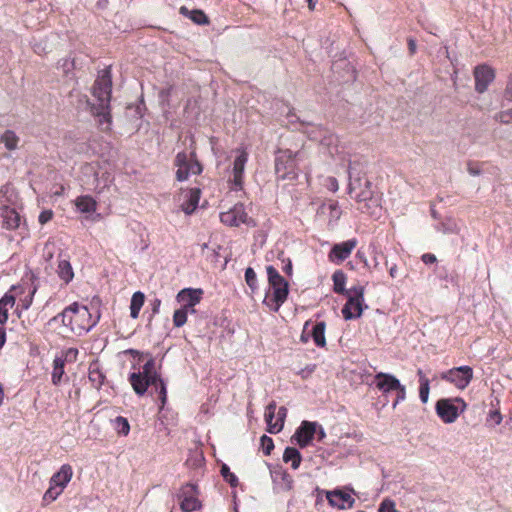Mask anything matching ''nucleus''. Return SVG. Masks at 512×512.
<instances>
[{
  "instance_id": "obj_15",
  "label": "nucleus",
  "mask_w": 512,
  "mask_h": 512,
  "mask_svg": "<svg viewBox=\"0 0 512 512\" xmlns=\"http://www.w3.org/2000/svg\"><path fill=\"white\" fill-rule=\"evenodd\" d=\"M318 423L311 421H302L300 426L296 429L294 435L292 436V440L296 441V443L301 447H307L311 441L314 439L315 434L317 432Z\"/></svg>"
},
{
  "instance_id": "obj_28",
  "label": "nucleus",
  "mask_w": 512,
  "mask_h": 512,
  "mask_svg": "<svg viewBox=\"0 0 512 512\" xmlns=\"http://www.w3.org/2000/svg\"><path fill=\"white\" fill-rule=\"evenodd\" d=\"M325 329L326 323L324 321H320L316 322L310 331L315 345L321 348L326 346Z\"/></svg>"
},
{
  "instance_id": "obj_32",
  "label": "nucleus",
  "mask_w": 512,
  "mask_h": 512,
  "mask_svg": "<svg viewBox=\"0 0 512 512\" xmlns=\"http://www.w3.org/2000/svg\"><path fill=\"white\" fill-rule=\"evenodd\" d=\"M65 363L62 358L55 357L53 360V370L51 374V381L54 385H59L65 374Z\"/></svg>"
},
{
  "instance_id": "obj_45",
  "label": "nucleus",
  "mask_w": 512,
  "mask_h": 512,
  "mask_svg": "<svg viewBox=\"0 0 512 512\" xmlns=\"http://www.w3.org/2000/svg\"><path fill=\"white\" fill-rule=\"evenodd\" d=\"M494 119L502 124H508L510 121H512V108L500 111L494 116Z\"/></svg>"
},
{
  "instance_id": "obj_24",
  "label": "nucleus",
  "mask_w": 512,
  "mask_h": 512,
  "mask_svg": "<svg viewBox=\"0 0 512 512\" xmlns=\"http://www.w3.org/2000/svg\"><path fill=\"white\" fill-rule=\"evenodd\" d=\"M275 411H276V403L272 401L269 403L265 410V421L267 424V431L271 434H276L280 432L283 428V423H277L276 421L273 422V419L275 417Z\"/></svg>"
},
{
  "instance_id": "obj_31",
  "label": "nucleus",
  "mask_w": 512,
  "mask_h": 512,
  "mask_svg": "<svg viewBox=\"0 0 512 512\" xmlns=\"http://www.w3.org/2000/svg\"><path fill=\"white\" fill-rule=\"evenodd\" d=\"M199 199H200V190L197 188L191 189L189 191L188 199L182 204V210L187 215L192 214L198 205Z\"/></svg>"
},
{
  "instance_id": "obj_48",
  "label": "nucleus",
  "mask_w": 512,
  "mask_h": 512,
  "mask_svg": "<svg viewBox=\"0 0 512 512\" xmlns=\"http://www.w3.org/2000/svg\"><path fill=\"white\" fill-rule=\"evenodd\" d=\"M397 395L396 399L393 402V407L395 408L400 402L404 401L406 398V388L404 385L400 384V387L395 389Z\"/></svg>"
},
{
  "instance_id": "obj_54",
  "label": "nucleus",
  "mask_w": 512,
  "mask_h": 512,
  "mask_svg": "<svg viewBox=\"0 0 512 512\" xmlns=\"http://www.w3.org/2000/svg\"><path fill=\"white\" fill-rule=\"evenodd\" d=\"M329 209H330L331 217L339 218L340 210H339L338 203L336 201H333L329 204Z\"/></svg>"
},
{
  "instance_id": "obj_30",
  "label": "nucleus",
  "mask_w": 512,
  "mask_h": 512,
  "mask_svg": "<svg viewBox=\"0 0 512 512\" xmlns=\"http://www.w3.org/2000/svg\"><path fill=\"white\" fill-rule=\"evenodd\" d=\"M283 461L290 463L291 468L296 470L300 467L302 461L301 453L294 447H286L283 453Z\"/></svg>"
},
{
  "instance_id": "obj_57",
  "label": "nucleus",
  "mask_w": 512,
  "mask_h": 512,
  "mask_svg": "<svg viewBox=\"0 0 512 512\" xmlns=\"http://www.w3.org/2000/svg\"><path fill=\"white\" fill-rule=\"evenodd\" d=\"M422 261L425 263V264H433L434 262H436V256L432 253H425L422 255L421 257Z\"/></svg>"
},
{
  "instance_id": "obj_23",
  "label": "nucleus",
  "mask_w": 512,
  "mask_h": 512,
  "mask_svg": "<svg viewBox=\"0 0 512 512\" xmlns=\"http://www.w3.org/2000/svg\"><path fill=\"white\" fill-rule=\"evenodd\" d=\"M305 133H307L308 137L314 141H319L321 144L326 146H331L335 141H337V138L329 134L327 130L323 129L322 127H315L312 131L305 130Z\"/></svg>"
},
{
  "instance_id": "obj_4",
  "label": "nucleus",
  "mask_w": 512,
  "mask_h": 512,
  "mask_svg": "<svg viewBox=\"0 0 512 512\" xmlns=\"http://www.w3.org/2000/svg\"><path fill=\"white\" fill-rule=\"evenodd\" d=\"M112 92V80L109 68L102 70L93 85V96L97 99V105L92 107V112L99 117L109 119L110 101Z\"/></svg>"
},
{
  "instance_id": "obj_49",
  "label": "nucleus",
  "mask_w": 512,
  "mask_h": 512,
  "mask_svg": "<svg viewBox=\"0 0 512 512\" xmlns=\"http://www.w3.org/2000/svg\"><path fill=\"white\" fill-rule=\"evenodd\" d=\"M53 217L51 210H44L39 214L38 221L41 225L48 223Z\"/></svg>"
},
{
  "instance_id": "obj_8",
  "label": "nucleus",
  "mask_w": 512,
  "mask_h": 512,
  "mask_svg": "<svg viewBox=\"0 0 512 512\" xmlns=\"http://www.w3.org/2000/svg\"><path fill=\"white\" fill-rule=\"evenodd\" d=\"M363 286L358 285L349 289L347 292V302L342 308V314L345 320H353L361 317L364 305Z\"/></svg>"
},
{
  "instance_id": "obj_2",
  "label": "nucleus",
  "mask_w": 512,
  "mask_h": 512,
  "mask_svg": "<svg viewBox=\"0 0 512 512\" xmlns=\"http://www.w3.org/2000/svg\"><path fill=\"white\" fill-rule=\"evenodd\" d=\"M130 383L138 395H144L149 386H154L159 394L162 407L165 405L167 400L166 384L156 371L154 358L150 357L143 365L142 371L130 375Z\"/></svg>"
},
{
  "instance_id": "obj_42",
  "label": "nucleus",
  "mask_w": 512,
  "mask_h": 512,
  "mask_svg": "<svg viewBox=\"0 0 512 512\" xmlns=\"http://www.w3.org/2000/svg\"><path fill=\"white\" fill-rule=\"evenodd\" d=\"M260 444L262 451L265 455H270L272 450L274 449V442L271 437L267 435H263L260 438Z\"/></svg>"
},
{
  "instance_id": "obj_63",
  "label": "nucleus",
  "mask_w": 512,
  "mask_h": 512,
  "mask_svg": "<svg viewBox=\"0 0 512 512\" xmlns=\"http://www.w3.org/2000/svg\"><path fill=\"white\" fill-rule=\"evenodd\" d=\"M356 256L361 259V261H363V263L365 264V266L368 268V269H371V265L369 264L368 260L365 258L364 254L360 251L357 252Z\"/></svg>"
},
{
  "instance_id": "obj_26",
  "label": "nucleus",
  "mask_w": 512,
  "mask_h": 512,
  "mask_svg": "<svg viewBox=\"0 0 512 512\" xmlns=\"http://www.w3.org/2000/svg\"><path fill=\"white\" fill-rule=\"evenodd\" d=\"M15 296L11 291L4 294L0 299V324L3 325L8 320V311L15 305Z\"/></svg>"
},
{
  "instance_id": "obj_9",
  "label": "nucleus",
  "mask_w": 512,
  "mask_h": 512,
  "mask_svg": "<svg viewBox=\"0 0 512 512\" xmlns=\"http://www.w3.org/2000/svg\"><path fill=\"white\" fill-rule=\"evenodd\" d=\"M436 413L444 423H453L464 412L466 403L461 398L440 399L436 403Z\"/></svg>"
},
{
  "instance_id": "obj_11",
  "label": "nucleus",
  "mask_w": 512,
  "mask_h": 512,
  "mask_svg": "<svg viewBox=\"0 0 512 512\" xmlns=\"http://www.w3.org/2000/svg\"><path fill=\"white\" fill-rule=\"evenodd\" d=\"M473 378V369L470 366L464 365L454 367L441 374V379L450 382L458 389H465Z\"/></svg>"
},
{
  "instance_id": "obj_10",
  "label": "nucleus",
  "mask_w": 512,
  "mask_h": 512,
  "mask_svg": "<svg viewBox=\"0 0 512 512\" xmlns=\"http://www.w3.org/2000/svg\"><path fill=\"white\" fill-rule=\"evenodd\" d=\"M220 221L227 226L238 227L241 224L255 226V221L248 216L242 203L235 204L231 209L220 214Z\"/></svg>"
},
{
  "instance_id": "obj_55",
  "label": "nucleus",
  "mask_w": 512,
  "mask_h": 512,
  "mask_svg": "<svg viewBox=\"0 0 512 512\" xmlns=\"http://www.w3.org/2000/svg\"><path fill=\"white\" fill-rule=\"evenodd\" d=\"M311 324V321H306L304 324L303 332L301 335V341L306 343L309 340V337H311V333L308 332V327Z\"/></svg>"
},
{
  "instance_id": "obj_18",
  "label": "nucleus",
  "mask_w": 512,
  "mask_h": 512,
  "mask_svg": "<svg viewBox=\"0 0 512 512\" xmlns=\"http://www.w3.org/2000/svg\"><path fill=\"white\" fill-rule=\"evenodd\" d=\"M357 243H358L357 240L355 238H353V239H349L347 241L335 244L332 247L331 252L329 254L330 259L332 261L337 260V262L344 261L345 259H347L350 256L351 252L356 247Z\"/></svg>"
},
{
  "instance_id": "obj_27",
  "label": "nucleus",
  "mask_w": 512,
  "mask_h": 512,
  "mask_svg": "<svg viewBox=\"0 0 512 512\" xmlns=\"http://www.w3.org/2000/svg\"><path fill=\"white\" fill-rule=\"evenodd\" d=\"M57 275L65 284L73 280L74 272L68 259L64 258L58 261Z\"/></svg>"
},
{
  "instance_id": "obj_39",
  "label": "nucleus",
  "mask_w": 512,
  "mask_h": 512,
  "mask_svg": "<svg viewBox=\"0 0 512 512\" xmlns=\"http://www.w3.org/2000/svg\"><path fill=\"white\" fill-rule=\"evenodd\" d=\"M62 492L63 491L60 488H57V487L49 484V488L43 496V502L46 504H49V503L55 501Z\"/></svg>"
},
{
  "instance_id": "obj_43",
  "label": "nucleus",
  "mask_w": 512,
  "mask_h": 512,
  "mask_svg": "<svg viewBox=\"0 0 512 512\" xmlns=\"http://www.w3.org/2000/svg\"><path fill=\"white\" fill-rule=\"evenodd\" d=\"M430 392V380H423L419 386V398L423 404L427 403Z\"/></svg>"
},
{
  "instance_id": "obj_59",
  "label": "nucleus",
  "mask_w": 512,
  "mask_h": 512,
  "mask_svg": "<svg viewBox=\"0 0 512 512\" xmlns=\"http://www.w3.org/2000/svg\"><path fill=\"white\" fill-rule=\"evenodd\" d=\"M36 291V288L33 289V291L24 298V300H22V307L23 309H28L31 304H32V297H33V294L35 293Z\"/></svg>"
},
{
  "instance_id": "obj_22",
  "label": "nucleus",
  "mask_w": 512,
  "mask_h": 512,
  "mask_svg": "<svg viewBox=\"0 0 512 512\" xmlns=\"http://www.w3.org/2000/svg\"><path fill=\"white\" fill-rule=\"evenodd\" d=\"M73 476L72 467L69 464H64L60 467L59 471L56 472L50 479L49 484L60 488L62 491L65 489L67 484L71 481Z\"/></svg>"
},
{
  "instance_id": "obj_17",
  "label": "nucleus",
  "mask_w": 512,
  "mask_h": 512,
  "mask_svg": "<svg viewBox=\"0 0 512 512\" xmlns=\"http://www.w3.org/2000/svg\"><path fill=\"white\" fill-rule=\"evenodd\" d=\"M270 475L277 491H289L293 487V478L282 466H269Z\"/></svg>"
},
{
  "instance_id": "obj_52",
  "label": "nucleus",
  "mask_w": 512,
  "mask_h": 512,
  "mask_svg": "<svg viewBox=\"0 0 512 512\" xmlns=\"http://www.w3.org/2000/svg\"><path fill=\"white\" fill-rule=\"evenodd\" d=\"M504 98L512 102V78H510L506 84L505 90H504Z\"/></svg>"
},
{
  "instance_id": "obj_5",
  "label": "nucleus",
  "mask_w": 512,
  "mask_h": 512,
  "mask_svg": "<svg viewBox=\"0 0 512 512\" xmlns=\"http://www.w3.org/2000/svg\"><path fill=\"white\" fill-rule=\"evenodd\" d=\"M266 272L272 296L266 295L264 303L269 306L272 311L277 312L287 299L289 293L288 282L272 265L266 267Z\"/></svg>"
},
{
  "instance_id": "obj_58",
  "label": "nucleus",
  "mask_w": 512,
  "mask_h": 512,
  "mask_svg": "<svg viewBox=\"0 0 512 512\" xmlns=\"http://www.w3.org/2000/svg\"><path fill=\"white\" fill-rule=\"evenodd\" d=\"M286 415H287V409L285 407H283V406L280 407L278 409V412H277V420H276V422L284 424V419H285Z\"/></svg>"
},
{
  "instance_id": "obj_7",
  "label": "nucleus",
  "mask_w": 512,
  "mask_h": 512,
  "mask_svg": "<svg viewBox=\"0 0 512 512\" xmlns=\"http://www.w3.org/2000/svg\"><path fill=\"white\" fill-rule=\"evenodd\" d=\"M175 166L177 167L176 178L180 182L187 180L190 175H198L202 172V166L194 151L190 154L179 152L175 157Z\"/></svg>"
},
{
  "instance_id": "obj_37",
  "label": "nucleus",
  "mask_w": 512,
  "mask_h": 512,
  "mask_svg": "<svg viewBox=\"0 0 512 512\" xmlns=\"http://www.w3.org/2000/svg\"><path fill=\"white\" fill-rule=\"evenodd\" d=\"M114 429L119 435L127 436L130 431V425L126 418L118 416L113 421Z\"/></svg>"
},
{
  "instance_id": "obj_64",
  "label": "nucleus",
  "mask_w": 512,
  "mask_h": 512,
  "mask_svg": "<svg viewBox=\"0 0 512 512\" xmlns=\"http://www.w3.org/2000/svg\"><path fill=\"white\" fill-rule=\"evenodd\" d=\"M283 270L288 275L292 274V263L289 259H288L287 263L285 264V266L283 267Z\"/></svg>"
},
{
  "instance_id": "obj_12",
  "label": "nucleus",
  "mask_w": 512,
  "mask_h": 512,
  "mask_svg": "<svg viewBox=\"0 0 512 512\" xmlns=\"http://www.w3.org/2000/svg\"><path fill=\"white\" fill-rule=\"evenodd\" d=\"M198 493V488L195 484L186 483L181 487L177 497L180 501L182 511L192 512L201 507V503L197 497Z\"/></svg>"
},
{
  "instance_id": "obj_36",
  "label": "nucleus",
  "mask_w": 512,
  "mask_h": 512,
  "mask_svg": "<svg viewBox=\"0 0 512 512\" xmlns=\"http://www.w3.org/2000/svg\"><path fill=\"white\" fill-rule=\"evenodd\" d=\"M0 142L4 144L7 150H15L18 147L19 137L12 130H6L0 136Z\"/></svg>"
},
{
  "instance_id": "obj_6",
  "label": "nucleus",
  "mask_w": 512,
  "mask_h": 512,
  "mask_svg": "<svg viewBox=\"0 0 512 512\" xmlns=\"http://www.w3.org/2000/svg\"><path fill=\"white\" fill-rule=\"evenodd\" d=\"M300 152L291 150H279L275 158V173L278 179L295 180L298 176L297 159Z\"/></svg>"
},
{
  "instance_id": "obj_62",
  "label": "nucleus",
  "mask_w": 512,
  "mask_h": 512,
  "mask_svg": "<svg viewBox=\"0 0 512 512\" xmlns=\"http://www.w3.org/2000/svg\"><path fill=\"white\" fill-rule=\"evenodd\" d=\"M6 341V332L3 327H0V349L3 347Z\"/></svg>"
},
{
  "instance_id": "obj_3",
  "label": "nucleus",
  "mask_w": 512,
  "mask_h": 512,
  "mask_svg": "<svg viewBox=\"0 0 512 512\" xmlns=\"http://www.w3.org/2000/svg\"><path fill=\"white\" fill-rule=\"evenodd\" d=\"M98 319L99 316L92 320L88 308L74 302L64 308L61 313L51 318L49 324L61 322L70 332L89 331L96 325Z\"/></svg>"
},
{
  "instance_id": "obj_51",
  "label": "nucleus",
  "mask_w": 512,
  "mask_h": 512,
  "mask_svg": "<svg viewBox=\"0 0 512 512\" xmlns=\"http://www.w3.org/2000/svg\"><path fill=\"white\" fill-rule=\"evenodd\" d=\"M326 187L332 192L338 191L339 184L337 179L335 177H328L326 179Z\"/></svg>"
},
{
  "instance_id": "obj_13",
  "label": "nucleus",
  "mask_w": 512,
  "mask_h": 512,
  "mask_svg": "<svg viewBox=\"0 0 512 512\" xmlns=\"http://www.w3.org/2000/svg\"><path fill=\"white\" fill-rule=\"evenodd\" d=\"M236 156L233 161L232 174L233 177L230 180L235 191H239L243 188L244 183V171L248 161V153L244 149H236Z\"/></svg>"
},
{
  "instance_id": "obj_41",
  "label": "nucleus",
  "mask_w": 512,
  "mask_h": 512,
  "mask_svg": "<svg viewBox=\"0 0 512 512\" xmlns=\"http://www.w3.org/2000/svg\"><path fill=\"white\" fill-rule=\"evenodd\" d=\"M78 356V349L77 348H68L65 351H62L60 355H57L56 357L62 358L63 362H74L77 360Z\"/></svg>"
},
{
  "instance_id": "obj_14",
  "label": "nucleus",
  "mask_w": 512,
  "mask_h": 512,
  "mask_svg": "<svg viewBox=\"0 0 512 512\" xmlns=\"http://www.w3.org/2000/svg\"><path fill=\"white\" fill-rule=\"evenodd\" d=\"M203 290L198 288H184L177 294V301L181 304V308L190 314L196 312L195 306L201 301Z\"/></svg>"
},
{
  "instance_id": "obj_29",
  "label": "nucleus",
  "mask_w": 512,
  "mask_h": 512,
  "mask_svg": "<svg viewBox=\"0 0 512 512\" xmlns=\"http://www.w3.org/2000/svg\"><path fill=\"white\" fill-rule=\"evenodd\" d=\"M180 14H182L184 17L189 18L192 20L195 24L203 25L208 23V17L202 10L198 9H188L186 6L180 7Z\"/></svg>"
},
{
  "instance_id": "obj_19",
  "label": "nucleus",
  "mask_w": 512,
  "mask_h": 512,
  "mask_svg": "<svg viewBox=\"0 0 512 512\" xmlns=\"http://www.w3.org/2000/svg\"><path fill=\"white\" fill-rule=\"evenodd\" d=\"M400 384V381L392 374L379 372L375 375V385L383 394L395 391Z\"/></svg>"
},
{
  "instance_id": "obj_20",
  "label": "nucleus",
  "mask_w": 512,
  "mask_h": 512,
  "mask_svg": "<svg viewBox=\"0 0 512 512\" xmlns=\"http://www.w3.org/2000/svg\"><path fill=\"white\" fill-rule=\"evenodd\" d=\"M327 500L332 507H336L339 509L351 508L355 502L351 494L340 490L328 492Z\"/></svg>"
},
{
  "instance_id": "obj_61",
  "label": "nucleus",
  "mask_w": 512,
  "mask_h": 512,
  "mask_svg": "<svg viewBox=\"0 0 512 512\" xmlns=\"http://www.w3.org/2000/svg\"><path fill=\"white\" fill-rule=\"evenodd\" d=\"M416 41L412 38L408 39V48L411 54H414L416 52Z\"/></svg>"
},
{
  "instance_id": "obj_21",
  "label": "nucleus",
  "mask_w": 512,
  "mask_h": 512,
  "mask_svg": "<svg viewBox=\"0 0 512 512\" xmlns=\"http://www.w3.org/2000/svg\"><path fill=\"white\" fill-rule=\"evenodd\" d=\"M0 222L3 228L14 230L20 227L21 217L15 209L4 207L0 211Z\"/></svg>"
},
{
  "instance_id": "obj_40",
  "label": "nucleus",
  "mask_w": 512,
  "mask_h": 512,
  "mask_svg": "<svg viewBox=\"0 0 512 512\" xmlns=\"http://www.w3.org/2000/svg\"><path fill=\"white\" fill-rule=\"evenodd\" d=\"M188 312L183 310L182 308L175 310L173 314V324L175 327H182L186 321Z\"/></svg>"
},
{
  "instance_id": "obj_34",
  "label": "nucleus",
  "mask_w": 512,
  "mask_h": 512,
  "mask_svg": "<svg viewBox=\"0 0 512 512\" xmlns=\"http://www.w3.org/2000/svg\"><path fill=\"white\" fill-rule=\"evenodd\" d=\"M145 296L142 292L137 291L132 295L130 302V316L133 319L138 318L140 310L144 304Z\"/></svg>"
},
{
  "instance_id": "obj_16",
  "label": "nucleus",
  "mask_w": 512,
  "mask_h": 512,
  "mask_svg": "<svg viewBox=\"0 0 512 512\" xmlns=\"http://www.w3.org/2000/svg\"><path fill=\"white\" fill-rule=\"evenodd\" d=\"M475 90L484 93L495 78V71L488 65H478L474 69Z\"/></svg>"
},
{
  "instance_id": "obj_38",
  "label": "nucleus",
  "mask_w": 512,
  "mask_h": 512,
  "mask_svg": "<svg viewBox=\"0 0 512 512\" xmlns=\"http://www.w3.org/2000/svg\"><path fill=\"white\" fill-rule=\"evenodd\" d=\"M220 472L223 479L228 482L231 487H236L238 485L239 481L237 476L230 471V468L227 464H222Z\"/></svg>"
},
{
  "instance_id": "obj_56",
  "label": "nucleus",
  "mask_w": 512,
  "mask_h": 512,
  "mask_svg": "<svg viewBox=\"0 0 512 512\" xmlns=\"http://www.w3.org/2000/svg\"><path fill=\"white\" fill-rule=\"evenodd\" d=\"M437 230L443 233H453L455 232V225H446L441 223L439 226H437Z\"/></svg>"
},
{
  "instance_id": "obj_33",
  "label": "nucleus",
  "mask_w": 512,
  "mask_h": 512,
  "mask_svg": "<svg viewBox=\"0 0 512 512\" xmlns=\"http://www.w3.org/2000/svg\"><path fill=\"white\" fill-rule=\"evenodd\" d=\"M88 377L92 385L97 389L103 385L105 380L104 373L100 370L98 364L96 363L90 365Z\"/></svg>"
},
{
  "instance_id": "obj_53",
  "label": "nucleus",
  "mask_w": 512,
  "mask_h": 512,
  "mask_svg": "<svg viewBox=\"0 0 512 512\" xmlns=\"http://www.w3.org/2000/svg\"><path fill=\"white\" fill-rule=\"evenodd\" d=\"M467 171L472 176H478L481 174V170H480L479 166L472 162H469L467 164Z\"/></svg>"
},
{
  "instance_id": "obj_25",
  "label": "nucleus",
  "mask_w": 512,
  "mask_h": 512,
  "mask_svg": "<svg viewBox=\"0 0 512 512\" xmlns=\"http://www.w3.org/2000/svg\"><path fill=\"white\" fill-rule=\"evenodd\" d=\"M75 206L81 213H93L97 209L96 200L90 195H81L75 199Z\"/></svg>"
},
{
  "instance_id": "obj_60",
  "label": "nucleus",
  "mask_w": 512,
  "mask_h": 512,
  "mask_svg": "<svg viewBox=\"0 0 512 512\" xmlns=\"http://www.w3.org/2000/svg\"><path fill=\"white\" fill-rule=\"evenodd\" d=\"M315 436L317 437L318 441H322L326 437L325 430L323 429V427L320 424H318V428H317V432H316Z\"/></svg>"
},
{
  "instance_id": "obj_44",
  "label": "nucleus",
  "mask_w": 512,
  "mask_h": 512,
  "mask_svg": "<svg viewBox=\"0 0 512 512\" xmlns=\"http://www.w3.org/2000/svg\"><path fill=\"white\" fill-rule=\"evenodd\" d=\"M245 280H246V283L247 285L251 288V289H255L257 287V276H256V273L255 271L253 270V268L251 267H248L246 270H245Z\"/></svg>"
},
{
  "instance_id": "obj_35",
  "label": "nucleus",
  "mask_w": 512,
  "mask_h": 512,
  "mask_svg": "<svg viewBox=\"0 0 512 512\" xmlns=\"http://www.w3.org/2000/svg\"><path fill=\"white\" fill-rule=\"evenodd\" d=\"M333 280V290L338 294H347L349 290L345 288L346 284V275L343 271L337 270L332 275Z\"/></svg>"
},
{
  "instance_id": "obj_47",
  "label": "nucleus",
  "mask_w": 512,
  "mask_h": 512,
  "mask_svg": "<svg viewBox=\"0 0 512 512\" xmlns=\"http://www.w3.org/2000/svg\"><path fill=\"white\" fill-rule=\"evenodd\" d=\"M379 512H398L395 508V503L392 500L385 499L379 507Z\"/></svg>"
},
{
  "instance_id": "obj_46",
  "label": "nucleus",
  "mask_w": 512,
  "mask_h": 512,
  "mask_svg": "<svg viewBox=\"0 0 512 512\" xmlns=\"http://www.w3.org/2000/svg\"><path fill=\"white\" fill-rule=\"evenodd\" d=\"M501 421H502V416L499 411L493 410V411L489 412L488 417H487L488 424H490L492 426H496V425H499L501 423Z\"/></svg>"
},
{
  "instance_id": "obj_50",
  "label": "nucleus",
  "mask_w": 512,
  "mask_h": 512,
  "mask_svg": "<svg viewBox=\"0 0 512 512\" xmlns=\"http://www.w3.org/2000/svg\"><path fill=\"white\" fill-rule=\"evenodd\" d=\"M372 255H373V265L371 266V269L377 270L380 268L379 258L384 257V255L382 254V252L378 251L375 247H373Z\"/></svg>"
},
{
  "instance_id": "obj_1",
  "label": "nucleus",
  "mask_w": 512,
  "mask_h": 512,
  "mask_svg": "<svg viewBox=\"0 0 512 512\" xmlns=\"http://www.w3.org/2000/svg\"><path fill=\"white\" fill-rule=\"evenodd\" d=\"M348 173V194L357 203V209L361 213L378 217L381 212V197L373 189L372 182L365 175H355L351 166Z\"/></svg>"
}]
</instances>
